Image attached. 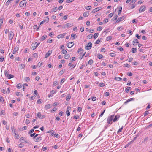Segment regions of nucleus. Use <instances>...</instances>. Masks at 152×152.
<instances>
[{"label": "nucleus", "instance_id": "obj_8", "mask_svg": "<svg viewBox=\"0 0 152 152\" xmlns=\"http://www.w3.org/2000/svg\"><path fill=\"white\" fill-rule=\"evenodd\" d=\"M42 138V137H39L34 139V140L35 142H39L41 140Z\"/></svg>", "mask_w": 152, "mask_h": 152}, {"label": "nucleus", "instance_id": "obj_5", "mask_svg": "<svg viewBox=\"0 0 152 152\" xmlns=\"http://www.w3.org/2000/svg\"><path fill=\"white\" fill-rule=\"evenodd\" d=\"M74 45V43L72 42H70L67 44V46L69 48H71Z\"/></svg>", "mask_w": 152, "mask_h": 152}, {"label": "nucleus", "instance_id": "obj_15", "mask_svg": "<svg viewBox=\"0 0 152 152\" xmlns=\"http://www.w3.org/2000/svg\"><path fill=\"white\" fill-rule=\"evenodd\" d=\"M18 50V47L16 46L15 48H14V49L13 50V54H15L16 53L17 51Z\"/></svg>", "mask_w": 152, "mask_h": 152}, {"label": "nucleus", "instance_id": "obj_30", "mask_svg": "<svg viewBox=\"0 0 152 152\" xmlns=\"http://www.w3.org/2000/svg\"><path fill=\"white\" fill-rule=\"evenodd\" d=\"M99 34L98 33H95L94 35V37L95 39L98 36Z\"/></svg>", "mask_w": 152, "mask_h": 152}, {"label": "nucleus", "instance_id": "obj_53", "mask_svg": "<svg viewBox=\"0 0 152 152\" xmlns=\"http://www.w3.org/2000/svg\"><path fill=\"white\" fill-rule=\"evenodd\" d=\"M132 142L130 141L129 143H128L127 144H126L125 146V148H126L128 147L131 143Z\"/></svg>", "mask_w": 152, "mask_h": 152}, {"label": "nucleus", "instance_id": "obj_46", "mask_svg": "<svg viewBox=\"0 0 152 152\" xmlns=\"http://www.w3.org/2000/svg\"><path fill=\"white\" fill-rule=\"evenodd\" d=\"M62 53L64 54H66L67 53V52L66 50L63 49L61 51Z\"/></svg>", "mask_w": 152, "mask_h": 152}, {"label": "nucleus", "instance_id": "obj_62", "mask_svg": "<svg viewBox=\"0 0 152 152\" xmlns=\"http://www.w3.org/2000/svg\"><path fill=\"white\" fill-rule=\"evenodd\" d=\"M0 101L2 103H3L4 102L3 98L1 96L0 97Z\"/></svg>", "mask_w": 152, "mask_h": 152}, {"label": "nucleus", "instance_id": "obj_42", "mask_svg": "<svg viewBox=\"0 0 152 152\" xmlns=\"http://www.w3.org/2000/svg\"><path fill=\"white\" fill-rule=\"evenodd\" d=\"M5 114V111L4 110H2L1 111L0 114L1 115H4Z\"/></svg>", "mask_w": 152, "mask_h": 152}, {"label": "nucleus", "instance_id": "obj_37", "mask_svg": "<svg viewBox=\"0 0 152 152\" xmlns=\"http://www.w3.org/2000/svg\"><path fill=\"white\" fill-rule=\"evenodd\" d=\"M3 17H1V18L0 19V26L3 23Z\"/></svg>", "mask_w": 152, "mask_h": 152}, {"label": "nucleus", "instance_id": "obj_47", "mask_svg": "<svg viewBox=\"0 0 152 152\" xmlns=\"http://www.w3.org/2000/svg\"><path fill=\"white\" fill-rule=\"evenodd\" d=\"M93 62V61L92 59H90L89 60L88 62V63L89 64H91Z\"/></svg>", "mask_w": 152, "mask_h": 152}, {"label": "nucleus", "instance_id": "obj_57", "mask_svg": "<svg viewBox=\"0 0 152 152\" xmlns=\"http://www.w3.org/2000/svg\"><path fill=\"white\" fill-rule=\"evenodd\" d=\"M130 5H131V9L134 8L135 7V5L134 4V3H132V4Z\"/></svg>", "mask_w": 152, "mask_h": 152}, {"label": "nucleus", "instance_id": "obj_7", "mask_svg": "<svg viewBox=\"0 0 152 152\" xmlns=\"http://www.w3.org/2000/svg\"><path fill=\"white\" fill-rule=\"evenodd\" d=\"M92 46V43L91 42H89L87 46L86 47V50H89L91 48Z\"/></svg>", "mask_w": 152, "mask_h": 152}, {"label": "nucleus", "instance_id": "obj_35", "mask_svg": "<svg viewBox=\"0 0 152 152\" xmlns=\"http://www.w3.org/2000/svg\"><path fill=\"white\" fill-rule=\"evenodd\" d=\"M14 133L15 134V138L16 139L19 138V135L18 134H16V132H15V133Z\"/></svg>", "mask_w": 152, "mask_h": 152}, {"label": "nucleus", "instance_id": "obj_19", "mask_svg": "<svg viewBox=\"0 0 152 152\" xmlns=\"http://www.w3.org/2000/svg\"><path fill=\"white\" fill-rule=\"evenodd\" d=\"M51 107V105L50 104H48L46 105L45 107V108L46 109H49Z\"/></svg>", "mask_w": 152, "mask_h": 152}, {"label": "nucleus", "instance_id": "obj_60", "mask_svg": "<svg viewBox=\"0 0 152 152\" xmlns=\"http://www.w3.org/2000/svg\"><path fill=\"white\" fill-rule=\"evenodd\" d=\"M135 36L137 37L138 39H140V38L141 36H139L138 34H136Z\"/></svg>", "mask_w": 152, "mask_h": 152}, {"label": "nucleus", "instance_id": "obj_44", "mask_svg": "<svg viewBox=\"0 0 152 152\" xmlns=\"http://www.w3.org/2000/svg\"><path fill=\"white\" fill-rule=\"evenodd\" d=\"M112 39V37L111 36H108L106 38V40L107 41L110 40Z\"/></svg>", "mask_w": 152, "mask_h": 152}, {"label": "nucleus", "instance_id": "obj_54", "mask_svg": "<svg viewBox=\"0 0 152 152\" xmlns=\"http://www.w3.org/2000/svg\"><path fill=\"white\" fill-rule=\"evenodd\" d=\"M66 113L67 116H69L70 115V113L69 110H67L66 111Z\"/></svg>", "mask_w": 152, "mask_h": 152}, {"label": "nucleus", "instance_id": "obj_41", "mask_svg": "<svg viewBox=\"0 0 152 152\" xmlns=\"http://www.w3.org/2000/svg\"><path fill=\"white\" fill-rule=\"evenodd\" d=\"M115 79V80L118 81H120L121 80H122V78H121L118 77H116Z\"/></svg>", "mask_w": 152, "mask_h": 152}, {"label": "nucleus", "instance_id": "obj_50", "mask_svg": "<svg viewBox=\"0 0 152 152\" xmlns=\"http://www.w3.org/2000/svg\"><path fill=\"white\" fill-rule=\"evenodd\" d=\"M110 94L109 92H107L104 93V95L105 96H108Z\"/></svg>", "mask_w": 152, "mask_h": 152}, {"label": "nucleus", "instance_id": "obj_51", "mask_svg": "<svg viewBox=\"0 0 152 152\" xmlns=\"http://www.w3.org/2000/svg\"><path fill=\"white\" fill-rule=\"evenodd\" d=\"M20 67L22 69H23L25 67V65L23 64H20Z\"/></svg>", "mask_w": 152, "mask_h": 152}, {"label": "nucleus", "instance_id": "obj_18", "mask_svg": "<svg viewBox=\"0 0 152 152\" xmlns=\"http://www.w3.org/2000/svg\"><path fill=\"white\" fill-rule=\"evenodd\" d=\"M134 100V99L133 98H131L127 100L124 103V104H126L128 102H129L130 101L133 100Z\"/></svg>", "mask_w": 152, "mask_h": 152}, {"label": "nucleus", "instance_id": "obj_12", "mask_svg": "<svg viewBox=\"0 0 152 152\" xmlns=\"http://www.w3.org/2000/svg\"><path fill=\"white\" fill-rule=\"evenodd\" d=\"M120 115H116L114 119H113V121L114 122H116L118 120V119H119L120 117Z\"/></svg>", "mask_w": 152, "mask_h": 152}, {"label": "nucleus", "instance_id": "obj_40", "mask_svg": "<svg viewBox=\"0 0 152 152\" xmlns=\"http://www.w3.org/2000/svg\"><path fill=\"white\" fill-rule=\"evenodd\" d=\"M149 113L148 111H145L144 113V117L146 116Z\"/></svg>", "mask_w": 152, "mask_h": 152}, {"label": "nucleus", "instance_id": "obj_63", "mask_svg": "<svg viewBox=\"0 0 152 152\" xmlns=\"http://www.w3.org/2000/svg\"><path fill=\"white\" fill-rule=\"evenodd\" d=\"M117 17H118V16L117 15H116L115 16H114L113 19V20H116Z\"/></svg>", "mask_w": 152, "mask_h": 152}, {"label": "nucleus", "instance_id": "obj_25", "mask_svg": "<svg viewBox=\"0 0 152 152\" xmlns=\"http://www.w3.org/2000/svg\"><path fill=\"white\" fill-rule=\"evenodd\" d=\"M131 88L130 87H128L126 89L125 91L126 92L128 93L129 91V90H131Z\"/></svg>", "mask_w": 152, "mask_h": 152}, {"label": "nucleus", "instance_id": "obj_36", "mask_svg": "<svg viewBox=\"0 0 152 152\" xmlns=\"http://www.w3.org/2000/svg\"><path fill=\"white\" fill-rule=\"evenodd\" d=\"M71 37L73 39H75V38L77 37V36L75 34L73 33L71 34Z\"/></svg>", "mask_w": 152, "mask_h": 152}, {"label": "nucleus", "instance_id": "obj_9", "mask_svg": "<svg viewBox=\"0 0 152 152\" xmlns=\"http://www.w3.org/2000/svg\"><path fill=\"white\" fill-rule=\"evenodd\" d=\"M101 9V7H97L95 9H94L92 11V13H95V12H98Z\"/></svg>", "mask_w": 152, "mask_h": 152}, {"label": "nucleus", "instance_id": "obj_13", "mask_svg": "<svg viewBox=\"0 0 152 152\" xmlns=\"http://www.w3.org/2000/svg\"><path fill=\"white\" fill-rule=\"evenodd\" d=\"M37 46L36 45V43H35L34 44H33L31 46V49L33 50L35 49L37 47Z\"/></svg>", "mask_w": 152, "mask_h": 152}, {"label": "nucleus", "instance_id": "obj_58", "mask_svg": "<svg viewBox=\"0 0 152 152\" xmlns=\"http://www.w3.org/2000/svg\"><path fill=\"white\" fill-rule=\"evenodd\" d=\"M123 129V126H122V127L120 128L119 130H118L117 132L118 133H119L120 132H121L122 131V130Z\"/></svg>", "mask_w": 152, "mask_h": 152}, {"label": "nucleus", "instance_id": "obj_45", "mask_svg": "<svg viewBox=\"0 0 152 152\" xmlns=\"http://www.w3.org/2000/svg\"><path fill=\"white\" fill-rule=\"evenodd\" d=\"M105 85L104 83H100L99 84V86L100 87H104L105 86Z\"/></svg>", "mask_w": 152, "mask_h": 152}, {"label": "nucleus", "instance_id": "obj_49", "mask_svg": "<svg viewBox=\"0 0 152 152\" xmlns=\"http://www.w3.org/2000/svg\"><path fill=\"white\" fill-rule=\"evenodd\" d=\"M139 42L138 41V40L137 39H134V40L133 41V43H138Z\"/></svg>", "mask_w": 152, "mask_h": 152}, {"label": "nucleus", "instance_id": "obj_59", "mask_svg": "<svg viewBox=\"0 0 152 152\" xmlns=\"http://www.w3.org/2000/svg\"><path fill=\"white\" fill-rule=\"evenodd\" d=\"M45 22L46 23H47L48 22V21H47L46 20H43L40 23V25H41L43 24V23H44Z\"/></svg>", "mask_w": 152, "mask_h": 152}, {"label": "nucleus", "instance_id": "obj_32", "mask_svg": "<svg viewBox=\"0 0 152 152\" xmlns=\"http://www.w3.org/2000/svg\"><path fill=\"white\" fill-rule=\"evenodd\" d=\"M97 57L99 59H101L103 58V56L102 54H99L98 55Z\"/></svg>", "mask_w": 152, "mask_h": 152}, {"label": "nucleus", "instance_id": "obj_1", "mask_svg": "<svg viewBox=\"0 0 152 152\" xmlns=\"http://www.w3.org/2000/svg\"><path fill=\"white\" fill-rule=\"evenodd\" d=\"M73 26V23H69L65 24L62 26V28H70L72 27Z\"/></svg>", "mask_w": 152, "mask_h": 152}, {"label": "nucleus", "instance_id": "obj_26", "mask_svg": "<svg viewBox=\"0 0 152 152\" xmlns=\"http://www.w3.org/2000/svg\"><path fill=\"white\" fill-rule=\"evenodd\" d=\"M4 74L5 76L7 77L9 75L8 72L7 70H5L4 71Z\"/></svg>", "mask_w": 152, "mask_h": 152}, {"label": "nucleus", "instance_id": "obj_16", "mask_svg": "<svg viewBox=\"0 0 152 152\" xmlns=\"http://www.w3.org/2000/svg\"><path fill=\"white\" fill-rule=\"evenodd\" d=\"M65 33H63L59 35H58L57 38L58 39L60 38H62L65 36Z\"/></svg>", "mask_w": 152, "mask_h": 152}, {"label": "nucleus", "instance_id": "obj_31", "mask_svg": "<svg viewBox=\"0 0 152 152\" xmlns=\"http://www.w3.org/2000/svg\"><path fill=\"white\" fill-rule=\"evenodd\" d=\"M57 8L56 7L53 8L51 10L53 12H56L57 10Z\"/></svg>", "mask_w": 152, "mask_h": 152}, {"label": "nucleus", "instance_id": "obj_17", "mask_svg": "<svg viewBox=\"0 0 152 152\" xmlns=\"http://www.w3.org/2000/svg\"><path fill=\"white\" fill-rule=\"evenodd\" d=\"M83 52V50L82 49L80 48L78 50V53L79 54H81Z\"/></svg>", "mask_w": 152, "mask_h": 152}, {"label": "nucleus", "instance_id": "obj_20", "mask_svg": "<svg viewBox=\"0 0 152 152\" xmlns=\"http://www.w3.org/2000/svg\"><path fill=\"white\" fill-rule=\"evenodd\" d=\"M102 39V38H100V39L97 40L95 42V44H99L100 42H101Z\"/></svg>", "mask_w": 152, "mask_h": 152}, {"label": "nucleus", "instance_id": "obj_29", "mask_svg": "<svg viewBox=\"0 0 152 152\" xmlns=\"http://www.w3.org/2000/svg\"><path fill=\"white\" fill-rule=\"evenodd\" d=\"M14 77V76L13 75H11V74H9L8 76L7 77L8 79H10L11 78H13Z\"/></svg>", "mask_w": 152, "mask_h": 152}, {"label": "nucleus", "instance_id": "obj_39", "mask_svg": "<svg viewBox=\"0 0 152 152\" xmlns=\"http://www.w3.org/2000/svg\"><path fill=\"white\" fill-rule=\"evenodd\" d=\"M47 37V36L46 35H44L41 38V40H44L46 39Z\"/></svg>", "mask_w": 152, "mask_h": 152}, {"label": "nucleus", "instance_id": "obj_38", "mask_svg": "<svg viewBox=\"0 0 152 152\" xmlns=\"http://www.w3.org/2000/svg\"><path fill=\"white\" fill-rule=\"evenodd\" d=\"M25 80L26 82H28L30 80V78L28 77H26L25 78Z\"/></svg>", "mask_w": 152, "mask_h": 152}, {"label": "nucleus", "instance_id": "obj_22", "mask_svg": "<svg viewBox=\"0 0 152 152\" xmlns=\"http://www.w3.org/2000/svg\"><path fill=\"white\" fill-rule=\"evenodd\" d=\"M13 0H8L6 2L5 5L6 6H8L9 5V4L11 3V1H13Z\"/></svg>", "mask_w": 152, "mask_h": 152}, {"label": "nucleus", "instance_id": "obj_27", "mask_svg": "<svg viewBox=\"0 0 152 152\" xmlns=\"http://www.w3.org/2000/svg\"><path fill=\"white\" fill-rule=\"evenodd\" d=\"M11 130H12V132H13L14 133H15V132H16V129L14 126H13L12 127H11Z\"/></svg>", "mask_w": 152, "mask_h": 152}, {"label": "nucleus", "instance_id": "obj_28", "mask_svg": "<svg viewBox=\"0 0 152 152\" xmlns=\"http://www.w3.org/2000/svg\"><path fill=\"white\" fill-rule=\"evenodd\" d=\"M22 85L20 83H19L17 85V88L18 89L21 88L22 87Z\"/></svg>", "mask_w": 152, "mask_h": 152}, {"label": "nucleus", "instance_id": "obj_4", "mask_svg": "<svg viewBox=\"0 0 152 152\" xmlns=\"http://www.w3.org/2000/svg\"><path fill=\"white\" fill-rule=\"evenodd\" d=\"M26 1L25 0H23L21 1L20 3V6L21 7H23L24 5H25V7L26 6Z\"/></svg>", "mask_w": 152, "mask_h": 152}, {"label": "nucleus", "instance_id": "obj_10", "mask_svg": "<svg viewBox=\"0 0 152 152\" xmlns=\"http://www.w3.org/2000/svg\"><path fill=\"white\" fill-rule=\"evenodd\" d=\"M52 53V50H49L47 53H46L45 54V58H47Z\"/></svg>", "mask_w": 152, "mask_h": 152}, {"label": "nucleus", "instance_id": "obj_23", "mask_svg": "<svg viewBox=\"0 0 152 152\" xmlns=\"http://www.w3.org/2000/svg\"><path fill=\"white\" fill-rule=\"evenodd\" d=\"M64 58L66 59H68L70 57V55L68 54H66L65 55H64Z\"/></svg>", "mask_w": 152, "mask_h": 152}, {"label": "nucleus", "instance_id": "obj_55", "mask_svg": "<svg viewBox=\"0 0 152 152\" xmlns=\"http://www.w3.org/2000/svg\"><path fill=\"white\" fill-rule=\"evenodd\" d=\"M24 145L23 144H22V143H20L18 147L19 148H22L24 146Z\"/></svg>", "mask_w": 152, "mask_h": 152}, {"label": "nucleus", "instance_id": "obj_48", "mask_svg": "<svg viewBox=\"0 0 152 152\" xmlns=\"http://www.w3.org/2000/svg\"><path fill=\"white\" fill-rule=\"evenodd\" d=\"M102 29V28L101 26H99L97 28V30L98 31H100Z\"/></svg>", "mask_w": 152, "mask_h": 152}, {"label": "nucleus", "instance_id": "obj_2", "mask_svg": "<svg viewBox=\"0 0 152 152\" xmlns=\"http://www.w3.org/2000/svg\"><path fill=\"white\" fill-rule=\"evenodd\" d=\"M114 117V115H113L109 116L108 117L107 120V122L109 124L112 123V122L110 123V122L113 120Z\"/></svg>", "mask_w": 152, "mask_h": 152}, {"label": "nucleus", "instance_id": "obj_34", "mask_svg": "<svg viewBox=\"0 0 152 152\" xmlns=\"http://www.w3.org/2000/svg\"><path fill=\"white\" fill-rule=\"evenodd\" d=\"M64 72V71L63 70H62L60 71L59 73V75H62L63 74Z\"/></svg>", "mask_w": 152, "mask_h": 152}, {"label": "nucleus", "instance_id": "obj_3", "mask_svg": "<svg viewBox=\"0 0 152 152\" xmlns=\"http://www.w3.org/2000/svg\"><path fill=\"white\" fill-rule=\"evenodd\" d=\"M14 33L12 31H10L9 34V37L10 40H12L14 37Z\"/></svg>", "mask_w": 152, "mask_h": 152}, {"label": "nucleus", "instance_id": "obj_11", "mask_svg": "<svg viewBox=\"0 0 152 152\" xmlns=\"http://www.w3.org/2000/svg\"><path fill=\"white\" fill-rule=\"evenodd\" d=\"M37 115L39 117V118H41V119H43L45 117L44 115H43L42 117H41V113L39 112L38 113Z\"/></svg>", "mask_w": 152, "mask_h": 152}, {"label": "nucleus", "instance_id": "obj_56", "mask_svg": "<svg viewBox=\"0 0 152 152\" xmlns=\"http://www.w3.org/2000/svg\"><path fill=\"white\" fill-rule=\"evenodd\" d=\"M4 59L3 57L1 56L0 58V61L1 62H2L4 61Z\"/></svg>", "mask_w": 152, "mask_h": 152}, {"label": "nucleus", "instance_id": "obj_64", "mask_svg": "<svg viewBox=\"0 0 152 152\" xmlns=\"http://www.w3.org/2000/svg\"><path fill=\"white\" fill-rule=\"evenodd\" d=\"M34 131V129H32L29 132V134H30L32 133Z\"/></svg>", "mask_w": 152, "mask_h": 152}, {"label": "nucleus", "instance_id": "obj_52", "mask_svg": "<svg viewBox=\"0 0 152 152\" xmlns=\"http://www.w3.org/2000/svg\"><path fill=\"white\" fill-rule=\"evenodd\" d=\"M118 49H119L121 51H122L124 50V49L123 48L118 47Z\"/></svg>", "mask_w": 152, "mask_h": 152}, {"label": "nucleus", "instance_id": "obj_33", "mask_svg": "<svg viewBox=\"0 0 152 152\" xmlns=\"http://www.w3.org/2000/svg\"><path fill=\"white\" fill-rule=\"evenodd\" d=\"M137 49L135 48H133L132 49V51L133 53L136 52Z\"/></svg>", "mask_w": 152, "mask_h": 152}, {"label": "nucleus", "instance_id": "obj_6", "mask_svg": "<svg viewBox=\"0 0 152 152\" xmlns=\"http://www.w3.org/2000/svg\"><path fill=\"white\" fill-rule=\"evenodd\" d=\"M145 6L144 5L141 6L139 9V11L140 12H142L145 10Z\"/></svg>", "mask_w": 152, "mask_h": 152}, {"label": "nucleus", "instance_id": "obj_24", "mask_svg": "<svg viewBox=\"0 0 152 152\" xmlns=\"http://www.w3.org/2000/svg\"><path fill=\"white\" fill-rule=\"evenodd\" d=\"M71 98V96L70 94H69L66 97V100L67 101H69Z\"/></svg>", "mask_w": 152, "mask_h": 152}, {"label": "nucleus", "instance_id": "obj_21", "mask_svg": "<svg viewBox=\"0 0 152 152\" xmlns=\"http://www.w3.org/2000/svg\"><path fill=\"white\" fill-rule=\"evenodd\" d=\"M89 13L88 12H86L83 13V16L85 17H86L88 16Z\"/></svg>", "mask_w": 152, "mask_h": 152}, {"label": "nucleus", "instance_id": "obj_14", "mask_svg": "<svg viewBox=\"0 0 152 152\" xmlns=\"http://www.w3.org/2000/svg\"><path fill=\"white\" fill-rule=\"evenodd\" d=\"M124 19V18L123 16L120 17L117 20L116 23L119 22L120 21H123Z\"/></svg>", "mask_w": 152, "mask_h": 152}, {"label": "nucleus", "instance_id": "obj_61", "mask_svg": "<svg viewBox=\"0 0 152 152\" xmlns=\"http://www.w3.org/2000/svg\"><path fill=\"white\" fill-rule=\"evenodd\" d=\"M115 55L114 53H111L110 54V56L112 57H114L115 56Z\"/></svg>", "mask_w": 152, "mask_h": 152}, {"label": "nucleus", "instance_id": "obj_43", "mask_svg": "<svg viewBox=\"0 0 152 152\" xmlns=\"http://www.w3.org/2000/svg\"><path fill=\"white\" fill-rule=\"evenodd\" d=\"M92 8L91 6H87L86 9L87 10H91Z\"/></svg>", "mask_w": 152, "mask_h": 152}]
</instances>
